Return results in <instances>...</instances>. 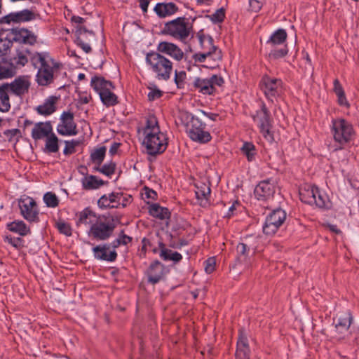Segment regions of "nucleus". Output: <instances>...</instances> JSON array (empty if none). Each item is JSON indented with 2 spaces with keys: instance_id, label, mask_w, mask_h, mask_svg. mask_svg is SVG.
Segmentation results:
<instances>
[{
  "instance_id": "09e8293b",
  "label": "nucleus",
  "mask_w": 359,
  "mask_h": 359,
  "mask_svg": "<svg viewBox=\"0 0 359 359\" xmlns=\"http://www.w3.org/2000/svg\"><path fill=\"white\" fill-rule=\"evenodd\" d=\"M208 17L215 24L222 22L225 18V9L224 8H220L213 14L208 15Z\"/></svg>"
},
{
  "instance_id": "f8f14e48",
  "label": "nucleus",
  "mask_w": 359,
  "mask_h": 359,
  "mask_svg": "<svg viewBox=\"0 0 359 359\" xmlns=\"http://www.w3.org/2000/svg\"><path fill=\"white\" fill-rule=\"evenodd\" d=\"M286 219V212L278 208L271 212L266 218L263 225V232L268 236H272L276 233L280 226Z\"/></svg>"
},
{
  "instance_id": "aec40b11",
  "label": "nucleus",
  "mask_w": 359,
  "mask_h": 359,
  "mask_svg": "<svg viewBox=\"0 0 359 359\" xmlns=\"http://www.w3.org/2000/svg\"><path fill=\"white\" fill-rule=\"evenodd\" d=\"M156 50L160 53L166 54L177 61L182 60L184 56V52L178 46L168 41L160 42Z\"/></svg>"
},
{
  "instance_id": "7c9ffc66",
  "label": "nucleus",
  "mask_w": 359,
  "mask_h": 359,
  "mask_svg": "<svg viewBox=\"0 0 359 359\" xmlns=\"http://www.w3.org/2000/svg\"><path fill=\"white\" fill-rule=\"evenodd\" d=\"M148 210L151 216L161 220L170 219L171 212L168 208L161 206L158 203H148Z\"/></svg>"
},
{
  "instance_id": "cd10ccee",
  "label": "nucleus",
  "mask_w": 359,
  "mask_h": 359,
  "mask_svg": "<svg viewBox=\"0 0 359 359\" xmlns=\"http://www.w3.org/2000/svg\"><path fill=\"white\" fill-rule=\"evenodd\" d=\"M178 10V7L173 2L158 3L154 8V12L161 18L170 16L176 13Z\"/></svg>"
},
{
  "instance_id": "a18cd8bd",
  "label": "nucleus",
  "mask_w": 359,
  "mask_h": 359,
  "mask_svg": "<svg viewBox=\"0 0 359 359\" xmlns=\"http://www.w3.org/2000/svg\"><path fill=\"white\" fill-rule=\"evenodd\" d=\"M43 201L49 208H56L59 204V198L55 193L47 192L43 196Z\"/></svg>"
},
{
  "instance_id": "e2e57ef3",
  "label": "nucleus",
  "mask_w": 359,
  "mask_h": 359,
  "mask_svg": "<svg viewBox=\"0 0 359 359\" xmlns=\"http://www.w3.org/2000/svg\"><path fill=\"white\" fill-rule=\"evenodd\" d=\"M163 95V92L158 88L152 89L148 94L149 101H154L160 98Z\"/></svg>"
},
{
  "instance_id": "774afa93",
  "label": "nucleus",
  "mask_w": 359,
  "mask_h": 359,
  "mask_svg": "<svg viewBox=\"0 0 359 359\" xmlns=\"http://www.w3.org/2000/svg\"><path fill=\"white\" fill-rule=\"evenodd\" d=\"M120 146H121V143L114 142L109 149V152L110 155L111 156L115 155L117 153L118 149L120 147Z\"/></svg>"
},
{
  "instance_id": "c9c22d12",
  "label": "nucleus",
  "mask_w": 359,
  "mask_h": 359,
  "mask_svg": "<svg viewBox=\"0 0 359 359\" xmlns=\"http://www.w3.org/2000/svg\"><path fill=\"white\" fill-rule=\"evenodd\" d=\"M16 74V67L12 59L7 64H0V80L13 77Z\"/></svg>"
},
{
  "instance_id": "393cba45",
  "label": "nucleus",
  "mask_w": 359,
  "mask_h": 359,
  "mask_svg": "<svg viewBox=\"0 0 359 359\" xmlns=\"http://www.w3.org/2000/svg\"><path fill=\"white\" fill-rule=\"evenodd\" d=\"M13 42L15 41L20 43L34 45L36 42L37 36L30 30L25 28L20 29H13Z\"/></svg>"
},
{
  "instance_id": "ea45409f",
  "label": "nucleus",
  "mask_w": 359,
  "mask_h": 359,
  "mask_svg": "<svg viewBox=\"0 0 359 359\" xmlns=\"http://www.w3.org/2000/svg\"><path fill=\"white\" fill-rule=\"evenodd\" d=\"M334 92L337 95L338 97V103L340 106H346L347 107H349V103L348 102L344 90L343 89L342 86L341 85L339 81L336 79L334 82Z\"/></svg>"
},
{
  "instance_id": "bb28decb",
  "label": "nucleus",
  "mask_w": 359,
  "mask_h": 359,
  "mask_svg": "<svg viewBox=\"0 0 359 359\" xmlns=\"http://www.w3.org/2000/svg\"><path fill=\"white\" fill-rule=\"evenodd\" d=\"M122 193L112 192L107 196L106 194L102 196L97 201V205L100 208H117L120 204Z\"/></svg>"
},
{
  "instance_id": "72a5a7b5",
  "label": "nucleus",
  "mask_w": 359,
  "mask_h": 359,
  "mask_svg": "<svg viewBox=\"0 0 359 359\" xmlns=\"http://www.w3.org/2000/svg\"><path fill=\"white\" fill-rule=\"evenodd\" d=\"M158 248L160 250L159 256L164 261L172 260L177 263L182 260V256L180 253L172 252L171 250L166 248L165 245L163 242H159Z\"/></svg>"
},
{
  "instance_id": "864d4df0",
  "label": "nucleus",
  "mask_w": 359,
  "mask_h": 359,
  "mask_svg": "<svg viewBox=\"0 0 359 359\" xmlns=\"http://www.w3.org/2000/svg\"><path fill=\"white\" fill-rule=\"evenodd\" d=\"M116 168V163L111 161L109 163H105L101 167V173L106 176L111 177L114 174Z\"/></svg>"
},
{
  "instance_id": "f3484780",
  "label": "nucleus",
  "mask_w": 359,
  "mask_h": 359,
  "mask_svg": "<svg viewBox=\"0 0 359 359\" xmlns=\"http://www.w3.org/2000/svg\"><path fill=\"white\" fill-rule=\"evenodd\" d=\"M62 123L57 127V133L64 136L76 135L78 133L76 124L74 121V114L71 111H64L60 117Z\"/></svg>"
},
{
  "instance_id": "c85d7f7f",
  "label": "nucleus",
  "mask_w": 359,
  "mask_h": 359,
  "mask_svg": "<svg viewBox=\"0 0 359 359\" xmlns=\"http://www.w3.org/2000/svg\"><path fill=\"white\" fill-rule=\"evenodd\" d=\"M58 97L54 95L49 96L45 100L43 104L39 105L36 107V112L43 116H49L54 113L56 109V103Z\"/></svg>"
},
{
  "instance_id": "2eb2a0df",
  "label": "nucleus",
  "mask_w": 359,
  "mask_h": 359,
  "mask_svg": "<svg viewBox=\"0 0 359 359\" xmlns=\"http://www.w3.org/2000/svg\"><path fill=\"white\" fill-rule=\"evenodd\" d=\"M168 272V271L163 264L158 260H154L146 271L147 282L155 285L164 280Z\"/></svg>"
},
{
  "instance_id": "4d7b16f0",
  "label": "nucleus",
  "mask_w": 359,
  "mask_h": 359,
  "mask_svg": "<svg viewBox=\"0 0 359 359\" xmlns=\"http://www.w3.org/2000/svg\"><path fill=\"white\" fill-rule=\"evenodd\" d=\"M215 257H209L205 261V271L207 273H211L213 272L215 268Z\"/></svg>"
},
{
  "instance_id": "473e14b6",
  "label": "nucleus",
  "mask_w": 359,
  "mask_h": 359,
  "mask_svg": "<svg viewBox=\"0 0 359 359\" xmlns=\"http://www.w3.org/2000/svg\"><path fill=\"white\" fill-rule=\"evenodd\" d=\"M107 183V181L98 179L97 176L92 175H86L81 180L83 189L85 190L97 189Z\"/></svg>"
},
{
  "instance_id": "20e7f679",
  "label": "nucleus",
  "mask_w": 359,
  "mask_h": 359,
  "mask_svg": "<svg viewBox=\"0 0 359 359\" xmlns=\"http://www.w3.org/2000/svg\"><path fill=\"white\" fill-rule=\"evenodd\" d=\"M193 26L188 22L187 18L178 17L165 22L161 30V34L171 36L184 42L190 35Z\"/></svg>"
},
{
  "instance_id": "603ef678",
  "label": "nucleus",
  "mask_w": 359,
  "mask_h": 359,
  "mask_svg": "<svg viewBox=\"0 0 359 359\" xmlns=\"http://www.w3.org/2000/svg\"><path fill=\"white\" fill-rule=\"evenodd\" d=\"M196 36L198 39L201 48L203 50V51H207L208 50V38L212 36L205 35L203 29L197 33Z\"/></svg>"
},
{
  "instance_id": "7ed1b4c3",
  "label": "nucleus",
  "mask_w": 359,
  "mask_h": 359,
  "mask_svg": "<svg viewBox=\"0 0 359 359\" xmlns=\"http://www.w3.org/2000/svg\"><path fill=\"white\" fill-rule=\"evenodd\" d=\"M146 63L156 74L158 80L168 81L172 72V62L158 51H151L146 54Z\"/></svg>"
},
{
  "instance_id": "b1692460",
  "label": "nucleus",
  "mask_w": 359,
  "mask_h": 359,
  "mask_svg": "<svg viewBox=\"0 0 359 359\" xmlns=\"http://www.w3.org/2000/svg\"><path fill=\"white\" fill-rule=\"evenodd\" d=\"M353 320L351 313L347 311L341 313L335 325L336 332L338 334L337 337L339 339L344 338V334L348 332L350 325Z\"/></svg>"
},
{
  "instance_id": "c03bdc74",
  "label": "nucleus",
  "mask_w": 359,
  "mask_h": 359,
  "mask_svg": "<svg viewBox=\"0 0 359 359\" xmlns=\"http://www.w3.org/2000/svg\"><path fill=\"white\" fill-rule=\"evenodd\" d=\"M46 149L50 153H55L59 150L58 138L53 133L46 137Z\"/></svg>"
},
{
  "instance_id": "c756f323",
  "label": "nucleus",
  "mask_w": 359,
  "mask_h": 359,
  "mask_svg": "<svg viewBox=\"0 0 359 359\" xmlns=\"http://www.w3.org/2000/svg\"><path fill=\"white\" fill-rule=\"evenodd\" d=\"M90 86L99 95L106 90H112L114 88V86L111 81L106 80L104 77L97 75L92 77Z\"/></svg>"
},
{
  "instance_id": "f257e3e1",
  "label": "nucleus",
  "mask_w": 359,
  "mask_h": 359,
  "mask_svg": "<svg viewBox=\"0 0 359 359\" xmlns=\"http://www.w3.org/2000/svg\"><path fill=\"white\" fill-rule=\"evenodd\" d=\"M48 53H36L34 56L37 57L41 66L36 75V81L40 86H48L54 82L55 71L60 68V64L50 57Z\"/></svg>"
},
{
  "instance_id": "4be33fe9",
  "label": "nucleus",
  "mask_w": 359,
  "mask_h": 359,
  "mask_svg": "<svg viewBox=\"0 0 359 359\" xmlns=\"http://www.w3.org/2000/svg\"><path fill=\"white\" fill-rule=\"evenodd\" d=\"M94 257L98 260L112 262L117 258V252L116 250H110L108 243H103L95 246L93 248Z\"/></svg>"
},
{
  "instance_id": "052dcab7",
  "label": "nucleus",
  "mask_w": 359,
  "mask_h": 359,
  "mask_svg": "<svg viewBox=\"0 0 359 359\" xmlns=\"http://www.w3.org/2000/svg\"><path fill=\"white\" fill-rule=\"evenodd\" d=\"M11 109L10 99L0 98V111L8 112Z\"/></svg>"
},
{
  "instance_id": "0eeeda50",
  "label": "nucleus",
  "mask_w": 359,
  "mask_h": 359,
  "mask_svg": "<svg viewBox=\"0 0 359 359\" xmlns=\"http://www.w3.org/2000/svg\"><path fill=\"white\" fill-rule=\"evenodd\" d=\"M147 153L150 156H156L163 153L168 147V138L166 135L161 132L158 133H147L143 141Z\"/></svg>"
},
{
  "instance_id": "e433bc0d",
  "label": "nucleus",
  "mask_w": 359,
  "mask_h": 359,
  "mask_svg": "<svg viewBox=\"0 0 359 359\" xmlns=\"http://www.w3.org/2000/svg\"><path fill=\"white\" fill-rule=\"evenodd\" d=\"M100 97L103 104L107 107L115 106L118 103V97L111 92V90H106L100 93Z\"/></svg>"
},
{
  "instance_id": "6ab92c4d",
  "label": "nucleus",
  "mask_w": 359,
  "mask_h": 359,
  "mask_svg": "<svg viewBox=\"0 0 359 359\" xmlns=\"http://www.w3.org/2000/svg\"><path fill=\"white\" fill-rule=\"evenodd\" d=\"M11 92L15 95L22 97L28 93L31 82L27 75L19 76L11 83H8Z\"/></svg>"
},
{
  "instance_id": "58836bf2",
  "label": "nucleus",
  "mask_w": 359,
  "mask_h": 359,
  "mask_svg": "<svg viewBox=\"0 0 359 359\" xmlns=\"http://www.w3.org/2000/svg\"><path fill=\"white\" fill-rule=\"evenodd\" d=\"M95 217L97 219V216L96 214L90 210V208H86L83 210L79 212V219L76 222V225L79 226L81 224L85 225L92 224L94 223L90 218Z\"/></svg>"
},
{
  "instance_id": "9d476101",
  "label": "nucleus",
  "mask_w": 359,
  "mask_h": 359,
  "mask_svg": "<svg viewBox=\"0 0 359 359\" xmlns=\"http://www.w3.org/2000/svg\"><path fill=\"white\" fill-rule=\"evenodd\" d=\"M224 83V79L219 75L213 74L210 78H195L193 86L195 90L203 95H214L216 92V86H222Z\"/></svg>"
},
{
  "instance_id": "a211bd4d",
  "label": "nucleus",
  "mask_w": 359,
  "mask_h": 359,
  "mask_svg": "<svg viewBox=\"0 0 359 359\" xmlns=\"http://www.w3.org/2000/svg\"><path fill=\"white\" fill-rule=\"evenodd\" d=\"M275 191L274 183L267 179L259 182L255 188L254 194L257 200L265 202L273 198Z\"/></svg>"
},
{
  "instance_id": "338daca9",
  "label": "nucleus",
  "mask_w": 359,
  "mask_h": 359,
  "mask_svg": "<svg viewBox=\"0 0 359 359\" xmlns=\"http://www.w3.org/2000/svg\"><path fill=\"white\" fill-rule=\"evenodd\" d=\"M144 191L146 198L152 200H156L157 198V193L154 190L147 187H144Z\"/></svg>"
},
{
  "instance_id": "8fccbe9b",
  "label": "nucleus",
  "mask_w": 359,
  "mask_h": 359,
  "mask_svg": "<svg viewBox=\"0 0 359 359\" xmlns=\"http://www.w3.org/2000/svg\"><path fill=\"white\" fill-rule=\"evenodd\" d=\"M187 79V74L184 71L175 70V83L178 88H184L185 85V80Z\"/></svg>"
},
{
  "instance_id": "680f3d73",
  "label": "nucleus",
  "mask_w": 359,
  "mask_h": 359,
  "mask_svg": "<svg viewBox=\"0 0 359 359\" xmlns=\"http://www.w3.org/2000/svg\"><path fill=\"white\" fill-rule=\"evenodd\" d=\"M316 202H313V204H316V206L321 208L326 207V197L320 194V191L318 192V194L316 196Z\"/></svg>"
},
{
  "instance_id": "412c9836",
  "label": "nucleus",
  "mask_w": 359,
  "mask_h": 359,
  "mask_svg": "<svg viewBox=\"0 0 359 359\" xmlns=\"http://www.w3.org/2000/svg\"><path fill=\"white\" fill-rule=\"evenodd\" d=\"M235 358L236 359H250L248 339L243 330H239Z\"/></svg>"
},
{
  "instance_id": "3c124183",
  "label": "nucleus",
  "mask_w": 359,
  "mask_h": 359,
  "mask_svg": "<svg viewBox=\"0 0 359 359\" xmlns=\"http://www.w3.org/2000/svg\"><path fill=\"white\" fill-rule=\"evenodd\" d=\"M272 127V124H270L269 126L259 128L264 138L270 143L274 141L273 133L271 130Z\"/></svg>"
},
{
  "instance_id": "69168bd1",
  "label": "nucleus",
  "mask_w": 359,
  "mask_h": 359,
  "mask_svg": "<svg viewBox=\"0 0 359 359\" xmlns=\"http://www.w3.org/2000/svg\"><path fill=\"white\" fill-rule=\"evenodd\" d=\"M4 135L9 138V140L15 136L22 137L21 131L19 129L15 128L11 130H7L4 132Z\"/></svg>"
},
{
  "instance_id": "13d9d810",
  "label": "nucleus",
  "mask_w": 359,
  "mask_h": 359,
  "mask_svg": "<svg viewBox=\"0 0 359 359\" xmlns=\"http://www.w3.org/2000/svg\"><path fill=\"white\" fill-rule=\"evenodd\" d=\"M249 6L252 12L257 13L262 8L263 4L258 0H250Z\"/></svg>"
},
{
  "instance_id": "dca6fc26",
  "label": "nucleus",
  "mask_w": 359,
  "mask_h": 359,
  "mask_svg": "<svg viewBox=\"0 0 359 359\" xmlns=\"http://www.w3.org/2000/svg\"><path fill=\"white\" fill-rule=\"evenodd\" d=\"M214 39L212 37L208 38V50L203 53H195L192 58L195 62H204L208 57L212 60L215 63L222 60V50L213 44Z\"/></svg>"
},
{
  "instance_id": "de8ad7c7",
  "label": "nucleus",
  "mask_w": 359,
  "mask_h": 359,
  "mask_svg": "<svg viewBox=\"0 0 359 359\" xmlns=\"http://www.w3.org/2000/svg\"><path fill=\"white\" fill-rule=\"evenodd\" d=\"M10 59L13 60L14 65L16 68L18 66H25L28 62V59L24 53V51L18 50L16 56L14 57H11Z\"/></svg>"
},
{
  "instance_id": "1a4fd4ad",
  "label": "nucleus",
  "mask_w": 359,
  "mask_h": 359,
  "mask_svg": "<svg viewBox=\"0 0 359 359\" xmlns=\"http://www.w3.org/2000/svg\"><path fill=\"white\" fill-rule=\"evenodd\" d=\"M332 133L335 142L341 145L348 143L353 135V126L344 118L332 121Z\"/></svg>"
},
{
  "instance_id": "49530a36",
  "label": "nucleus",
  "mask_w": 359,
  "mask_h": 359,
  "mask_svg": "<svg viewBox=\"0 0 359 359\" xmlns=\"http://www.w3.org/2000/svg\"><path fill=\"white\" fill-rule=\"evenodd\" d=\"M160 131L159 126L158 124V121L156 118L154 117H151L147 121L146 128L144 129V133L147 135V133H158Z\"/></svg>"
},
{
  "instance_id": "79ce46f5",
  "label": "nucleus",
  "mask_w": 359,
  "mask_h": 359,
  "mask_svg": "<svg viewBox=\"0 0 359 359\" xmlns=\"http://www.w3.org/2000/svg\"><path fill=\"white\" fill-rule=\"evenodd\" d=\"M106 151L107 148L105 146H102L99 148L95 149L90 156L92 163L96 165H101L104 159Z\"/></svg>"
},
{
  "instance_id": "f03ea898",
  "label": "nucleus",
  "mask_w": 359,
  "mask_h": 359,
  "mask_svg": "<svg viewBox=\"0 0 359 359\" xmlns=\"http://www.w3.org/2000/svg\"><path fill=\"white\" fill-rule=\"evenodd\" d=\"M116 227L113 216L100 215L91 224L88 236L96 241H107L112 236Z\"/></svg>"
},
{
  "instance_id": "423d86ee",
  "label": "nucleus",
  "mask_w": 359,
  "mask_h": 359,
  "mask_svg": "<svg viewBox=\"0 0 359 359\" xmlns=\"http://www.w3.org/2000/svg\"><path fill=\"white\" fill-rule=\"evenodd\" d=\"M206 124L197 116H191L189 122L187 124V133L190 139L201 144L209 142L212 136L205 129Z\"/></svg>"
},
{
  "instance_id": "6e6552de",
  "label": "nucleus",
  "mask_w": 359,
  "mask_h": 359,
  "mask_svg": "<svg viewBox=\"0 0 359 359\" xmlns=\"http://www.w3.org/2000/svg\"><path fill=\"white\" fill-rule=\"evenodd\" d=\"M287 34L284 29H278L275 31L266 41V44L273 48L269 57L273 59L284 57L288 53V48L286 44L280 49L275 48L276 46L284 44L287 40Z\"/></svg>"
},
{
  "instance_id": "6e6d98bb",
  "label": "nucleus",
  "mask_w": 359,
  "mask_h": 359,
  "mask_svg": "<svg viewBox=\"0 0 359 359\" xmlns=\"http://www.w3.org/2000/svg\"><path fill=\"white\" fill-rule=\"evenodd\" d=\"M76 37H82L83 35L88 34L92 36V39L95 38V34L93 31H89L86 27L81 25H76Z\"/></svg>"
},
{
  "instance_id": "0e129e2a",
  "label": "nucleus",
  "mask_w": 359,
  "mask_h": 359,
  "mask_svg": "<svg viewBox=\"0 0 359 359\" xmlns=\"http://www.w3.org/2000/svg\"><path fill=\"white\" fill-rule=\"evenodd\" d=\"M10 87L8 83H4L0 85V98L10 99L8 93Z\"/></svg>"
},
{
  "instance_id": "f704fd0d",
  "label": "nucleus",
  "mask_w": 359,
  "mask_h": 359,
  "mask_svg": "<svg viewBox=\"0 0 359 359\" xmlns=\"http://www.w3.org/2000/svg\"><path fill=\"white\" fill-rule=\"evenodd\" d=\"M318 192L319 189L317 187H310L308 189L300 191V198L304 203L313 205V202H316V196L318 194Z\"/></svg>"
},
{
  "instance_id": "37998d69",
  "label": "nucleus",
  "mask_w": 359,
  "mask_h": 359,
  "mask_svg": "<svg viewBox=\"0 0 359 359\" xmlns=\"http://www.w3.org/2000/svg\"><path fill=\"white\" fill-rule=\"evenodd\" d=\"M242 153L246 156L248 161H252L255 159L257 149L253 143L245 142L241 148Z\"/></svg>"
},
{
  "instance_id": "4468645a",
  "label": "nucleus",
  "mask_w": 359,
  "mask_h": 359,
  "mask_svg": "<svg viewBox=\"0 0 359 359\" xmlns=\"http://www.w3.org/2000/svg\"><path fill=\"white\" fill-rule=\"evenodd\" d=\"M19 208L22 217L30 222H38L39 221V210L36 201L31 197L20 198Z\"/></svg>"
},
{
  "instance_id": "a878e982",
  "label": "nucleus",
  "mask_w": 359,
  "mask_h": 359,
  "mask_svg": "<svg viewBox=\"0 0 359 359\" xmlns=\"http://www.w3.org/2000/svg\"><path fill=\"white\" fill-rule=\"evenodd\" d=\"M252 118L255 122L257 123L258 128L264 127L272 124L271 114L264 102H262L261 108L257 110L255 114H252Z\"/></svg>"
},
{
  "instance_id": "ddd939ff",
  "label": "nucleus",
  "mask_w": 359,
  "mask_h": 359,
  "mask_svg": "<svg viewBox=\"0 0 359 359\" xmlns=\"http://www.w3.org/2000/svg\"><path fill=\"white\" fill-rule=\"evenodd\" d=\"M39 17L40 15L33 10L23 9L20 11L11 12L0 18V25L27 22L34 20Z\"/></svg>"
},
{
  "instance_id": "2f4dec72",
  "label": "nucleus",
  "mask_w": 359,
  "mask_h": 359,
  "mask_svg": "<svg viewBox=\"0 0 359 359\" xmlns=\"http://www.w3.org/2000/svg\"><path fill=\"white\" fill-rule=\"evenodd\" d=\"M52 126L50 122L38 123L35 125L32 131V137L34 140H41L47 137L52 133Z\"/></svg>"
},
{
  "instance_id": "9b49d317",
  "label": "nucleus",
  "mask_w": 359,
  "mask_h": 359,
  "mask_svg": "<svg viewBox=\"0 0 359 359\" xmlns=\"http://www.w3.org/2000/svg\"><path fill=\"white\" fill-rule=\"evenodd\" d=\"M259 87L266 97L273 102L274 99L282 93L283 81L280 79L271 78L265 74L259 82Z\"/></svg>"
},
{
  "instance_id": "4c0bfd02",
  "label": "nucleus",
  "mask_w": 359,
  "mask_h": 359,
  "mask_svg": "<svg viewBox=\"0 0 359 359\" xmlns=\"http://www.w3.org/2000/svg\"><path fill=\"white\" fill-rule=\"evenodd\" d=\"M13 46V40L0 39V64H7L8 53Z\"/></svg>"
},
{
  "instance_id": "39448f33",
  "label": "nucleus",
  "mask_w": 359,
  "mask_h": 359,
  "mask_svg": "<svg viewBox=\"0 0 359 359\" xmlns=\"http://www.w3.org/2000/svg\"><path fill=\"white\" fill-rule=\"evenodd\" d=\"M6 229L11 232L18 234L19 236L15 237L10 234H6L4 237V241L8 243L17 250H20L25 246V241L22 237L31 233V229L22 220H15L6 224Z\"/></svg>"
},
{
  "instance_id": "5fc2aeb1",
  "label": "nucleus",
  "mask_w": 359,
  "mask_h": 359,
  "mask_svg": "<svg viewBox=\"0 0 359 359\" xmlns=\"http://www.w3.org/2000/svg\"><path fill=\"white\" fill-rule=\"evenodd\" d=\"M57 228L60 233L65 234L67 236H72V230L69 224L65 222H59L57 223Z\"/></svg>"
},
{
  "instance_id": "5701e85b",
  "label": "nucleus",
  "mask_w": 359,
  "mask_h": 359,
  "mask_svg": "<svg viewBox=\"0 0 359 359\" xmlns=\"http://www.w3.org/2000/svg\"><path fill=\"white\" fill-rule=\"evenodd\" d=\"M196 187V197L201 207L205 208L209 204V198L210 196L211 189L210 183L209 182H199L195 184Z\"/></svg>"
},
{
  "instance_id": "a19ab883",
  "label": "nucleus",
  "mask_w": 359,
  "mask_h": 359,
  "mask_svg": "<svg viewBox=\"0 0 359 359\" xmlns=\"http://www.w3.org/2000/svg\"><path fill=\"white\" fill-rule=\"evenodd\" d=\"M236 251L237 260L241 263L248 264L249 263L248 253L250 251V248L247 245V244L243 243H238L236 247Z\"/></svg>"
},
{
  "instance_id": "bf43d9fd",
  "label": "nucleus",
  "mask_w": 359,
  "mask_h": 359,
  "mask_svg": "<svg viewBox=\"0 0 359 359\" xmlns=\"http://www.w3.org/2000/svg\"><path fill=\"white\" fill-rule=\"evenodd\" d=\"M76 43L77 45L82 48V50L86 53H89L92 51V48L90 47V46L88 43H86L84 42V40L82 37H76Z\"/></svg>"
}]
</instances>
